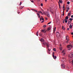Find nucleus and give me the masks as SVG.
<instances>
[{
  "instance_id": "nucleus-21",
  "label": "nucleus",
  "mask_w": 73,
  "mask_h": 73,
  "mask_svg": "<svg viewBox=\"0 0 73 73\" xmlns=\"http://www.w3.org/2000/svg\"><path fill=\"white\" fill-rule=\"evenodd\" d=\"M53 50L55 52L56 51V48H54Z\"/></svg>"
},
{
  "instance_id": "nucleus-51",
  "label": "nucleus",
  "mask_w": 73,
  "mask_h": 73,
  "mask_svg": "<svg viewBox=\"0 0 73 73\" xmlns=\"http://www.w3.org/2000/svg\"><path fill=\"white\" fill-rule=\"evenodd\" d=\"M63 9V12H64V11H65V9Z\"/></svg>"
},
{
  "instance_id": "nucleus-55",
  "label": "nucleus",
  "mask_w": 73,
  "mask_h": 73,
  "mask_svg": "<svg viewBox=\"0 0 73 73\" xmlns=\"http://www.w3.org/2000/svg\"><path fill=\"white\" fill-rule=\"evenodd\" d=\"M63 9L65 8V6H63Z\"/></svg>"
},
{
  "instance_id": "nucleus-36",
  "label": "nucleus",
  "mask_w": 73,
  "mask_h": 73,
  "mask_svg": "<svg viewBox=\"0 0 73 73\" xmlns=\"http://www.w3.org/2000/svg\"><path fill=\"white\" fill-rule=\"evenodd\" d=\"M31 2H32V3H34V1H31Z\"/></svg>"
},
{
  "instance_id": "nucleus-7",
  "label": "nucleus",
  "mask_w": 73,
  "mask_h": 73,
  "mask_svg": "<svg viewBox=\"0 0 73 73\" xmlns=\"http://www.w3.org/2000/svg\"><path fill=\"white\" fill-rule=\"evenodd\" d=\"M46 13L47 15V16H48V17H50V15H49V12L46 11Z\"/></svg>"
},
{
  "instance_id": "nucleus-49",
  "label": "nucleus",
  "mask_w": 73,
  "mask_h": 73,
  "mask_svg": "<svg viewBox=\"0 0 73 73\" xmlns=\"http://www.w3.org/2000/svg\"><path fill=\"white\" fill-rule=\"evenodd\" d=\"M62 58V59H63V60H64V59H65V58H64V57H63V58Z\"/></svg>"
},
{
  "instance_id": "nucleus-12",
  "label": "nucleus",
  "mask_w": 73,
  "mask_h": 73,
  "mask_svg": "<svg viewBox=\"0 0 73 73\" xmlns=\"http://www.w3.org/2000/svg\"><path fill=\"white\" fill-rule=\"evenodd\" d=\"M59 49H60L61 50H62V47L61 46V44H60V46L59 47Z\"/></svg>"
},
{
  "instance_id": "nucleus-59",
  "label": "nucleus",
  "mask_w": 73,
  "mask_h": 73,
  "mask_svg": "<svg viewBox=\"0 0 73 73\" xmlns=\"http://www.w3.org/2000/svg\"><path fill=\"white\" fill-rule=\"evenodd\" d=\"M56 27H55L54 29H55L56 30Z\"/></svg>"
},
{
  "instance_id": "nucleus-31",
  "label": "nucleus",
  "mask_w": 73,
  "mask_h": 73,
  "mask_svg": "<svg viewBox=\"0 0 73 73\" xmlns=\"http://www.w3.org/2000/svg\"><path fill=\"white\" fill-rule=\"evenodd\" d=\"M52 23V22H49V23H48V24H50V23Z\"/></svg>"
},
{
  "instance_id": "nucleus-5",
  "label": "nucleus",
  "mask_w": 73,
  "mask_h": 73,
  "mask_svg": "<svg viewBox=\"0 0 73 73\" xmlns=\"http://www.w3.org/2000/svg\"><path fill=\"white\" fill-rule=\"evenodd\" d=\"M61 66L62 67V68H63V69L65 68V64H61Z\"/></svg>"
},
{
  "instance_id": "nucleus-9",
  "label": "nucleus",
  "mask_w": 73,
  "mask_h": 73,
  "mask_svg": "<svg viewBox=\"0 0 73 73\" xmlns=\"http://www.w3.org/2000/svg\"><path fill=\"white\" fill-rule=\"evenodd\" d=\"M46 45L47 47L48 48H49V47L50 44H49V43H48V42L46 43Z\"/></svg>"
},
{
  "instance_id": "nucleus-24",
  "label": "nucleus",
  "mask_w": 73,
  "mask_h": 73,
  "mask_svg": "<svg viewBox=\"0 0 73 73\" xmlns=\"http://www.w3.org/2000/svg\"><path fill=\"white\" fill-rule=\"evenodd\" d=\"M73 19H72V18H70L69 19V20L70 21H72V20H73Z\"/></svg>"
},
{
  "instance_id": "nucleus-50",
  "label": "nucleus",
  "mask_w": 73,
  "mask_h": 73,
  "mask_svg": "<svg viewBox=\"0 0 73 73\" xmlns=\"http://www.w3.org/2000/svg\"><path fill=\"white\" fill-rule=\"evenodd\" d=\"M51 12L52 13H53V12L52 11H51Z\"/></svg>"
},
{
  "instance_id": "nucleus-6",
  "label": "nucleus",
  "mask_w": 73,
  "mask_h": 73,
  "mask_svg": "<svg viewBox=\"0 0 73 73\" xmlns=\"http://www.w3.org/2000/svg\"><path fill=\"white\" fill-rule=\"evenodd\" d=\"M56 35L57 37H59V36H60V33L59 32H57L56 33Z\"/></svg>"
},
{
  "instance_id": "nucleus-52",
  "label": "nucleus",
  "mask_w": 73,
  "mask_h": 73,
  "mask_svg": "<svg viewBox=\"0 0 73 73\" xmlns=\"http://www.w3.org/2000/svg\"><path fill=\"white\" fill-rule=\"evenodd\" d=\"M71 35H73V32L71 33Z\"/></svg>"
},
{
  "instance_id": "nucleus-61",
  "label": "nucleus",
  "mask_w": 73,
  "mask_h": 73,
  "mask_svg": "<svg viewBox=\"0 0 73 73\" xmlns=\"http://www.w3.org/2000/svg\"><path fill=\"white\" fill-rule=\"evenodd\" d=\"M41 18H43V17H42V16H41Z\"/></svg>"
},
{
  "instance_id": "nucleus-64",
  "label": "nucleus",
  "mask_w": 73,
  "mask_h": 73,
  "mask_svg": "<svg viewBox=\"0 0 73 73\" xmlns=\"http://www.w3.org/2000/svg\"><path fill=\"white\" fill-rule=\"evenodd\" d=\"M59 0V1H61V0Z\"/></svg>"
},
{
  "instance_id": "nucleus-11",
  "label": "nucleus",
  "mask_w": 73,
  "mask_h": 73,
  "mask_svg": "<svg viewBox=\"0 0 73 73\" xmlns=\"http://www.w3.org/2000/svg\"><path fill=\"white\" fill-rule=\"evenodd\" d=\"M43 44L44 45H46V42L45 41L43 42Z\"/></svg>"
},
{
  "instance_id": "nucleus-58",
  "label": "nucleus",
  "mask_w": 73,
  "mask_h": 73,
  "mask_svg": "<svg viewBox=\"0 0 73 73\" xmlns=\"http://www.w3.org/2000/svg\"><path fill=\"white\" fill-rule=\"evenodd\" d=\"M38 1H40V0H37Z\"/></svg>"
},
{
  "instance_id": "nucleus-22",
  "label": "nucleus",
  "mask_w": 73,
  "mask_h": 73,
  "mask_svg": "<svg viewBox=\"0 0 73 73\" xmlns=\"http://www.w3.org/2000/svg\"><path fill=\"white\" fill-rule=\"evenodd\" d=\"M46 25H44L43 26V28H45L46 27Z\"/></svg>"
},
{
  "instance_id": "nucleus-17",
  "label": "nucleus",
  "mask_w": 73,
  "mask_h": 73,
  "mask_svg": "<svg viewBox=\"0 0 73 73\" xmlns=\"http://www.w3.org/2000/svg\"><path fill=\"white\" fill-rule=\"evenodd\" d=\"M65 19H66V20H68V19H69V17H68V16L66 17Z\"/></svg>"
},
{
  "instance_id": "nucleus-41",
  "label": "nucleus",
  "mask_w": 73,
  "mask_h": 73,
  "mask_svg": "<svg viewBox=\"0 0 73 73\" xmlns=\"http://www.w3.org/2000/svg\"><path fill=\"white\" fill-rule=\"evenodd\" d=\"M67 9L68 10H69V7H67Z\"/></svg>"
},
{
  "instance_id": "nucleus-39",
  "label": "nucleus",
  "mask_w": 73,
  "mask_h": 73,
  "mask_svg": "<svg viewBox=\"0 0 73 73\" xmlns=\"http://www.w3.org/2000/svg\"><path fill=\"white\" fill-rule=\"evenodd\" d=\"M48 52H49V51H50V50L49 49V48H48Z\"/></svg>"
},
{
  "instance_id": "nucleus-18",
  "label": "nucleus",
  "mask_w": 73,
  "mask_h": 73,
  "mask_svg": "<svg viewBox=\"0 0 73 73\" xmlns=\"http://www.w3.org/2000/svg\"><path fill=\"white\" fill-rule=\"evenodd\" d=\"M70 15H71V14L70 13H69L68 14V16L69 17V16H70Z\"/></svg>"
},
{
  "instance_id": "nucleus-19",
  "label": "nucleus",
  "mask_w": 73,
  "mask_h": 73,
  "mask_svg": "<svg viewBox=\"0 0 73 73\" xmlns=\"http://www.w3.org/2000/svg\"><path fill=\"white\" fill-rule=\"evenodd\" d=\"M64 21L66 23H67V22H68V20H66V19H64Z\"/></svg>"
},
{
  "instance_id": "nucleus-63",
  "label": "nucleus",
  "mask_w": 73,
  "mask_h": 73,
  "mask_svg": "<svg viewBox=\"0 0 73 73\" xmlns=\"http://www.w3.org/2000/svg\"><path fill=\"white\" fill-rule=\"evenodd\" d=\"M28 9V10H29V9Z\"/></svg>"
},
{
  "instance_id": "nucleus-48",
  "label": "nucleus",
  "mask_w": 73,
  "mask_h": 73,
  "mask_svg": "<svg viewBox=\"0 0 73 73\" xmlns=\"http://www.w3.org/2000/svg\"><path fill=\"white\" fill-rule=\"evenodd\" d=\"M67 29L68 31V30H69V28H67Z\"/></svg>"
},
{
  "instance_id": "nucleus-57",
  "label": "nucleus",
  "mask_w": 73,
  "mask_h": 73,
  "mask_svg": "<svg viewBox=\"0 0 73 73\" xmlns=\"http://www.w3.org/2000/svg\"><path fill=\"white\" fill-rule=\"evenodd\" d=\"M44 21H43L41 22V23H43Z\"/></svg>"
},
{
  "instance_id": "nucleus-62",
  "label": "nucleus",
  "mask_w": 73,
  "mask_h": 73,
  "mask_svg": "<svg viewBox=\"0 0 73 73\" xmlns=\"http://www.w3.org/2000/svg\"><path fill=\"white\" fill-rule=\"evenodd\" d=\"M45 1L46 2V1H47V0H45Z\"/></svg>"
},
{
  "instance_id": "nucleus-56",
  "label": "nucleus",
  "mask_w": 73,
  "mask_h": 73,
  "mask_svg": "<svg viewBox=\"0 0 73 73\" xmlns=\"http://www.w3.org/2000/svg\"><path fill=\"white\" fill-rule=\"evenodd\" d=\"M59 7L60 8V4L59 5Z\"/></svg>"
},
{
  "instance_id": "nucleus-13",
  "label": "nucleus",
  "mask_w": 73,
  "mask_h": 73,
  "mask_svg": "<svg viewBox=\"0 0 73 73\" xmlns=\"http://www.w3.org/2000/svg\"><path fill=\"white\" fill-rule=\"evenodd\" d=\"M40 41L41 42H43V41H44V40L43 38H41L40 39Z\"/></svg>"
},
{
  "instance_id": "nucleus-45",
  "label": "nucleus",
  "mask_w": 73,
  "mask_h": 73,
  "mask_svg": "<svg viewBox=\"0 0 73 73\" xmlns=\"http://www.w3.org/2000/svg\"><path fill=\"white\" fill-rule=\"evenodd\" d=\"M40 21H41L42 18H40Z\"/></svg>"
},
{
  "instance_id": "nucleus-2",
  "label": "nucleus",
  "mask_w": 73,
  "mask_h": 73,
  "mask_svg": "<svg viewBox=\"0 0 73 73\" xmlns=\"http://www.w3.org/2000/svg\"><path fill=\"white\" fill-rule=\"evenodd\" d=\"M69 57H70V58H73V52L71 53L69 55Z\"/></svg>"
},
{
  "instance_id": "nucleus-32",
  "label": "nucleus",
  "mask_w": 73,
  "mask_h": 73,
  "mask_svg": "<svg viewBox=\"0 0 73 73\" xmlns=\"http://www.w3.org/2000/svg\"><path fill=\"white\" fill-rule=\"evenodd\" d=\"M32 10H33L34 11H35V12H37V10H33V9H32Z\"/></svg>"
},
{
  "instance_id": "nucleus-27",
  "label": "nucleus",
  "mask_w": 73,
  "mask_h": 73,
  "mask_svg": "<svg viewBox=\"0 0 73 73\" xmlns=\"http://www.w3.org/2000/svg\"><path fill=\"white\" fill-rule=\"evenodd\" d=\"M60 3H62V1L61 0L60 1H59Z\"/></svg>"
},
{
  "instance_id": "nucleus-25",
  "label": "nucleus",
  "mask_w": 73,
  "mask_h": 73,
  "mask_svg": "<svg viewBox=\"0 0 73 73\" xmlns=\"http://www.w3.org/2000/svg\"><path fill=\"white\" fill-rule=\"evenodd\" d=\"M55 31H56V30H55V29H54L53 30L54 33H55Z\"/></svg>"
},
{
  "instance_id": "nucleus-40",
  "label": "nucleus",
  "mask_w": 73,
  "mask_h": 73,
  "mask_svg": "<svg viewBox=\"0 0 73 73\" xmlns=\"http://www.w3.org/2000/svg\"><path fill=\"white\" fill-rule=\"evenodd\" d=\"M42 20L44 21V18H42Z\"/></svg>"
},
{
  "instance_id": "nucleus-28",
  "label": "nucleus",
  "mask_w": 73,
  "mask_h": 73,
  "mask_svg": "<svg viewBox=\"0 0 73 73\" xmlns=\"http://www.w3.org/2000/svg\"><path fill=\"white\" fill-rule=\"evenodd\" d=\"M38 13H42V12H41V11H38Z\"/></svg>"
},
{
  "instance_id": "nucleus-37",
  "label": "nucleus",
  "mask_w": 73,
  "mask_h": 73,
  "mask_svg": "<svg viewBox=\"0 0 73 73\" xmlns=\"http://www.w3.org/2000/svg\"><path fill=\"white\" fill-rule=\"evenodd\" d=\"M41 6H43V4L42 3H41Z\"/></svg>"
},
{
  "instance_id": "nucleus-26",
  "label": "nucleus",
  "mask_w": 73,
  "mask_h": 73,
  "mask_svg": "<svg viewBox=\"0 0 73 73\" xmlns=\"http://www.w3.org/2000/svg\"><path fill=\"white\" fill-rule=\"evenodd\" d=\"M62 29H63V30H64V29H65V27H64L63 26H62Z\"/></svg>"
},
{
  "instance_id": "nucleus-38",
  "label": "nucleus",
  "mask_w": 73,
  "mask_h": 73,
  "mask_svg": "<svg viewBox=\"0 0 73 73\" xmlns=\"http://www.w3.org/2000/svg\"><path fill=\"white\" fill-rule=\"evenodd\" d=\"M22 3V2H21L20 3V4H19V5H21V3Z\"/></svg>"
},
{
  "instance_id": "nucleus-35",
  "label": "nucleus",
  "mask_w": 73,
  "mask_h": 73,
  "mask_svg": "<svg viewBox=\"0 0 73 73\" xmlns=\"http://www.w3.org/2000/svg\"><path fill=\"white\" fill-rule=\"evenodd\" d=\"M63 14L62 15L63 16H64V11L63 12Z\"/></svg>"
},
{
  "instance_id": "nucleus-8",
  "label": "nucleus",
  "mask_w": 73,
  "mask_h": 73,
  "mask_svg": "<svg viewBox=\"0 0 73 73\" xmlns=\"http://www.w3.org/2000/svg\"><path fill=\"white\" fill-rule=\"evenodd\" d=\"M46 31H45V30H42L41 31V32H42V33H46Z\"/></svg>"
},
{
  "instance_id": "nucleus-3",
  "label": "nucleus",
  "mask_w": 73,
  "mask_h": 73,
  "mask_svg": "<svg viewBox=\"0 0 73 73\" xmlns=\"http://www.w3.org/2000/svg\"><path fill=\"white\" fill-rule=\"evenodd\" d=\"M54 52H53V54H52V56H53V58H54V59H56V58H57V56H54Z\"/></svg>"
},
{
  "instance_id": "nucleus-16",
  "label": "nucleus",
  "mask_w": 73,
  "mask_h": 73,
  "mask_svg": "<svg viewBox=\"0 0 73 73\" xmlns=\"http://www.w3.org/2000/svg\"><path fill=\"white\" fill-rule=\"evenodd\" d=\"M71 21L70 22V21H69V20H68V23L67 24L68 25H69V24H70V23H71Z\"/></svg>"
},
{
  "instance_id": "nucleus-20",
  "label": "nucleus",
  "mask_w": 73,
  "mask_h": 73,
  "mask_svg": "<svg viewBox=\"0 0 73 73\" xmlns=\"http://www.w3.org/2000/svg\"><path fill=\"white\" fill-rule=\"evenodd\" d=\"M68 38H69V36H67L66 37V39H68Z\"/></svg>"
},
{
  "instance_id": "nucleus-46",
  "label": "nucleus",
  "mask_w": 73,
  "mask_h": 73,
  "mask_svg": "<svg viewBox=\"0 0 73 73\" xmlns=\"http://www.w3.org/2000/svg\"><path fill=\"white\" fill-rule=\"evenodd\" d=\"M23 7H21V9H23Z\"/></svg>"
},
{
  "instance_id": "nucleus-10",
  "label": "nucleus",
  "mask_w": 73,
  "mask_h": 73,
  "mask_svg": "<svg viewBox=\"0 0 73 73\" xmlns=\"http://www.w3.org/2000/svg\"><path fill=\"white\" fill-rule=\"evenodd\" d=\"M62 53H63V55H65V51L64 50H63L62 51Z\"/></svg>"
},
{
  "instance_id": "nucleus-23",
  "label": "nucleus",
  "mask_w": 73,
  "mask_h": 73,
  "mask_svg": "<svg viewBox=\"0 0 73 73\" xmlns=\"http://www.w3.org/2000/svg\"><path fill=\"white\" fill-rule=\"evenodd\" d=\"M38 31H37V32L36 33V36H38Z\"/></svg>"
},
{
  "instance_id": "nucleus-53",
  "label": "nucleus",
  "mask_w": 73,
  "mask_h": 73,
  "mask_svg": "<svg viewBox=\"0 0 73 73\" xmlns=\"http://www.w3.org/2000/svg\"><path fill=\"white\" fill-rule=\"evenodd\" d=\"M45 19H46V20H48V18H45Z\"/></svg>"
},
{
  "instance_id": "nucleus-4",
  "label": "nucleus",
  "mask_w": 73,
  "mask_h": 73,
  "mask_svg": "<svg viewBox=\"0 0 73 73\" xmlns=\"http://www.w3.org/2000/svg\"><path fill=\"white\" fill-rule=\"evenodd\" d=\"M73 23H71L70 24V25L69 27L70 29H72V27H73Z\"/></svg>"
},
{
  "instance_id": "nucleus-42",
  "label": "nucleus",
  "mask_w": 73,
  "mask_h": 73,
  "mask_svg": "<svg viewBox=\"0 0 73 73\" xmlns=\"http://www.w3.org/2000/svg\"><path fill=\"white\" fill-rule=\"evenodd\" d=\"M66 43H68V41H66Z\"/></svg>"
},
{
  "instance_id": "nucleus-60",
  "label": "nucleus",
  "mask_w": 73,
  "mask_h": 73,
  "mask_svg": "<svg viewBox=\"0 0 73 73\" xmlns=\"http://www.w3.org/2000/svg\"><path fill=\"white\" fill-rule=\"evenodd\" d=\"M63 7H65V5H63Z\"/></svg>"
},
{
  "instance_id": "nucleus-33",
  "label": "nucleus",
  "mask_w": 73,
  "mask_h": 73,
  "mask_svg": "<svg viewBox=\"0 0 73 73\" xmlns=\"http://www.w3.org/2000/svg\"><path fill=\"white\" fill-rule=\"evenodd\" d=\"M66 40H67L68 41H69L70 40L68 38Z\"/></svg>"
},
{
  "instance_id": "nucleus-34",
  "label": "nucleus",
  "mask_w": 73,
  "mask_h": 73,
  "mask_svg": "<svg viewBox=\"0 0 73 73\" xmlns=\"http://www.w3.org/2000/svg\"><path fill=\"white\" fill-rule=\"evenodd\" d=\"M43 13H44V14L45 15H47V14L46 13H45V12H44Z\"/></svg>"
},
{
  "instance_id": "nucleus-47",
  "label": "nucleus",
  "mask_w": 73,
  "mask_h": 73,
  "mask_svg": "<svg viewBox=\"0 0 73 73\" xmlns=\"http://www.w3.org/2000/svg\"><path fill=\"white\" fill-rule=\"evenodd\" d=\"M72 64H73V60H72Z\"/></svg>"
},
{
  "instance_id": "nucleus-14",
  "label": "nucleus",
  "mask_w": 73,
  "mask_h": 73,
  "mask_svg": "<svg viewBox=\"0 0 73 73\" xmlns=\"http://www.w3.org/2000/svg\"><path fill=\"white\" fill-rule=\"evenodd\" d=\"M36 14H37V15H38V18H40V14L38 13H36Z\"/></svg>"
},
{
  "instance_id": "nucleus-1",
  "label": "nucleus",
  "mask_w": 73,
  "mask_h": 73,
  "mask_svg": "<svg viewBox=\"0 0 73 73\" xmlns=\"http://www.w3.org/2000/svg\"><path fill=\"white\" fill-rule=\"evenodd\" d=\"M73 47V46L72 44H70V45H68L67 46V48H68V50H70V49L72 47Z\"/></svg>"
},
{
  "instance_id": "nucleus-43",
  "label": "nucleus",
  "mask_w": 73,
  "mask_h": 73,
  "mask_svg": "<svg viewBox=\"0 0 73 73\" xmlns=\"http://www.w3.org/2000/svg\"><path fill=\"white\" fill-rule=\"evenodd\" d=\"M68 11H69V10H66V12H68Z\"/></svg>"
},
{
  "instance_id": "nucleus-30",
  "label": "nucleus",
  "mask_w": 73,
  "mask_h": 73,
  "mask_svg": "<svg viewBox=\"0 0 73 73\" xmlns=\"http://www.w3.org/2000/svg\"><path fill=\"white\" fill-rule=\"evenodd\" d=\"M67 4L69 5V4H70V2H67Z\"/></svg>"
},
{
  "instance_id": "nucleus-15",
  "label": "nucleus",
  "mask_w": 73,
  "mask_h": 73,
  "mask_svg": "<svg viewBox=\"0 0 73 73\" xmlns=\"http://www.w3.org/2000/svg\"><path fill=\"white\" fill-rule=\"evenodd\" d=\"M50 27H49L48 28L46 31H50Z\"/></svg>"
},
{
  "instance_id": "nucleus-44",
  "label": "nucleus",
  "mask_w": 73,
  "mask_h": 73,
  "mask_svg": "<svg viewBox=\"0 0 73 73\" xmlns=\"http://www.w3.org/2000/svg\"><path fill=\"white\" fill-rule=\"evenodd\" d=\"M71 17L72 18H73V15H71Z\"/></svg>"
},
{
  "instance_id": "nucleus-54",
  "label": "nucleus",
  "mask_w": 73,
  "mask_h": 73,
  "mask_svg": "<svg viewBox=\"0 0 73 73\" xmlns=\"http://www.w3.org/2000/svg\"><path fill=\"white\" fill-rule=\"evenodd\" d=\"M63 23H64V20H63Z\"/></svg>"
},
{
  "instance_id": "nucleus-29",
  "label": "nucleus",
  "mask_w": 73,
  "mask_h": 73,
  "mask_svg": "<svg viewBox=\"0 0 73 73\" xmlns=\"http://www.w3.org/2000/svg\"><path fill=\"white\" fill-rule=\"evenodd\" d=\"M39 35L40 36H42V34L41 33H40L39 34Z\"/></svg>"
}]
</instances>
